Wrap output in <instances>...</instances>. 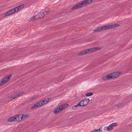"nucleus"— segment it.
<instances>
[{
    "instance_id": "f257e3e1",
    "label": "nucleus",
    "mask_w": 132,
    "mask_h": 132,
    "mask_svg": "<svg viewBox=\"0 0 132 132\" xmlns=\"http://www.w3.org/2000/svg\"><path fill=\"white\" fill-rule=\"evenodd\" d=\"M94 0H85L74 5L72 8V10H75L77 8H79L84 6L90 4Z\"/></svg>"
},
{
    "instance_id": "f03ea898",
    "label": "nucleus",
    "mask_w": 132,
    "mask_h": 132,
    "mask_svg": "<svg viewBox=\"0 0 132 132\" xmlns=\"http://www.w3.org/2000/svg\"><path fill=\"white\" fill-rule=\"evenodd\" d=\"M24 6L23 4L17 7L14 9H12L8 11L5 14L4 16L6 17L8 16L12 15L16 12H17L18 11L23 8Z\"/></svg>"
},
{
    "instance_id": "7ed1b4c3",
    "label": "nucleus",
    "mask_w": 132,
    "mask_h": 132,
    "mask_svg": "<svg viewBox=\"0 0 132 132\" xmlns=\"http://www.w3.org/2000/svg\"><path fill=\"white\" fill-rule=\"evenodd\" d=\"M120 74V73L118 72H114L107 76H104L102 77V79L106 80H108L112 78H115L119 76Z\"/></svg>"
},
{
    "instance_id": "20e7f679",
    "label": "nucleus",
    "mask_w": 132,
    "mask_h": 132,
    "mask_svg": "<svg viewBox=\"0 0 132 132\" xmlns=\"http://www.w3.org/2000/svg\"><path fill=\"white\" fill-rule=\"evenodd\" d=\"M22 120L21 114H20L10 118L8 120V121L11 122H12L13 121L20 122Z\"/></svg>"
},
{
    "instance_id": "39448f33",
    "label": "nucleus",
    "mask_w": 132,
    "mask_h": 132,
    "mask_svg": "<svg viewBox=\"0 0 132 132\" xmlns=\"http://www.w3.org/2000/svg\"><path fill=\"white\" fill-rule=\"evenodd\" d=\"M68 106L69 104H63L56 108L54 110V112L56 114H57L58 113L61 112L62 110L65 109L68 107Z\"/></svg>"
},
{
    "instance_id": "423d86ee",
    "label": "nucleus",
    "mask_w": 132,
    "mask_h": 132,
    "mask_svg": "<svg viewBox=\"0 0 132 132\" xmlns=\"http://www.w3.org/2000/svg\"><path fill=\"white\" fill-rule=\"evenodd\" d=\"M119 26L118 24H111L110 25H105L103 26H101L102 31L105 30L110 29L113 28H114L116 27H118Z\"/></svg>"
},
{
    "instance_id": "0eeeda50",
    "label": "nucleus",
    "mask_w": 132,
    "mask_h": 132,
    "mask_svg": "<svg viewBox=\"0 0 132 132\" xmlns=\"http://www.w3.org/2000/svg\"><path fill=\"white\" fill-rule=\"evenodd\" d=\"M11 75H10L1 79L0 80V86L4 84L8 81L11 78Z\"/></svg>"
},
{
    "instance_id": "6e6552de",
    "label": "nucleus",
    "mask_w": 132,
    "mask_h": 132,
    "mask_svg": "<svg viewBox=\"0 0 132 132\" xmlns=\"http://www.w3.org/2000/svg\"><path fill=\"white\" fill-rule=\"evenodd\" d=\"M89 100L88 98H85L81 101L79 103L80 106H84L86 105L89 103Z\"/></svg>"
},
{
    "instance_id": "1a4fd4ad",
    "label": "nucleus",
    "mask_w": 132,
    "mask_h": 132,
    "mask_svg": "<svg viewBox=\"0 0 132 132\" xmlns=\"http://www.w3.org/2000/svg\"><path fill=\"white\" fill-rule=\"evenodd\" d=\"M117 126V124L116 123H113L111 124L107 127V130L109 131L113 128L114 127H116Z\"/></svg>"
},
{
    "instance_id": "9d476101",
    "label": "nucleus",
    "mask_w": 132,
    "mask_h": 132,
    "mask_svg": "<svg viewBox=\"0 0 132 132\" xmlns=\"http://www.w3.org/2000/svg\"><path fill=\"white\" fill-rule=\"evenodd\" d=\"M39 102L41 106L47 104L49 102V100L48 98H46L41 100Z\"/></svg>"
},
{
    "instance_id": "9b49d317",
    "label": "nucleus",
    "mask_w": 132,
    "mask_h": 132,
    "mask_svg": "<svg viewBox=\"0 0 132 132\" xmlns=\"http://www.w3.org/2000/svg\"><path fill=\"white\" fill-rule=\"evenodd\" d=\"M124 104V103L122 102H120L119 103L115 105V108H118L119 107H122Z\"/></svg>"
},
{
    "instance_id": "f8f14e48",
    "label": "nucleus",
    "mask_w": 132,
    "mask_h": 132,
    "mask_svg": "<svg viewBox=\"0 0 132 132\" xmlns=\"http://www.w3.org/2000/svg\"><path fill=\"white\" fill-rule=\"evenodd\" d=\"M40 106H41L40 105L39 102L38 103L34 104L32 107L31 108V109H33L39 107Z\"/></svg>"
},
{
    "instance_id": "ddd939ff",
    "label": "nucleus",
    "mask_w": 132,
    "mask_h": 132,
    "mask_svg": "<svg viewBox=\"0 0 132 132\" xmlns=\"http://www.w3.org/2000/svg\"><path fill=\"white\" fill-rule=\"evenodd\" d=\"M40 106H41L40 105L39 102L38 103L34 104L32 107L31 108V109H33L39 107Z\"/></svg>"
},
{
    "instance_id": "4468645a",
    "label": "nucleus",
    "mask_w": 132,
    "mask_h": 132,
    "mask_svg": "<svg viewBox=\"0 0 132 132\" xmlns=\"http://www.w3.org/2000/svg\"><path fill=\"white\" fill-rule=\"evenodd\" d=\"M101 26L98 27L94 30L95 32H98L102 31Z\"/></svg>"
},
{
    "instance_id": "2eb2a0df",
    "label": "nucleus",
    "mask_w": 132,
    "mask_h": 132,
    "mask_svg": "<svg viewBox=\"0 0 132 132\" xmlns=\"http://www.w3.org/2000/svg\"><path fill=\"white\" fill-rule=\"evenodd\" d=\"M86 53L88 54L92 52H93V48H91L89 49L85 50Z\"/></svg>"
},
{
    "instance_id": "dca6fc26",
    "label": "nucleus",
    "mask_w": 132,
    "mask_h": 132,
    "mask_svg": "<svg viewBox=\"0 0 132 132\" xmlns=\"http://www.w3.org/2000/svg\"><path fill=\"white\" fill-rule=\"evenodd\" d=\"M29 115L28 114H24L22 115V114H21V117L22 119L26 118L29 117Z\"/></svg>"
},
{
    "instance_id": "f3484780",
    "label": "nucleus",
    "mask_w": 132,
    "mask_h": 132,
    "mask_svg": "<svg viewBox=\"0 0 132 132\" xmlns=\"http://www.w3.org/2000/svg\"><path fill=\"white\" fill-rule=\"evenodd\" d=\"M85 54H86L85 50L80 52L78 53L79 55H83Z\"/></svg>"
},
{
    "instance_id": "a211bd4d",
    "label": "nucleus",
    "mask_w": 132,
    "mask_h": 132,
    "mask_svg": "<svg viewBox=\"0 0 132 132\" xmlns=\"http://www.w3.org/2000/svg\"><path fill=\"white\" fill-rule=\"evenodd\" d=\"M43 13H39L38 14L39 18H42L44 16V14Z\"/></svg>"
},
{
    "instance_id": "6ab92c4d",
    "label": "nucleus",
    "mask_w": 132,
    "mask_h": 132,
    "mask_svg": "<svg viewBox=\"0 0 132 132\" xmlns=\"http://www.w3.org/2000/svg\"><path fill=\"white\" fill-rule=\"evenodd\" d=\"M92 48L93 52L99 50L101 49V48L100 47H95Z\"/></svg>"
},
{
    "instance_id": "aec40b11",
    "label": "nucleus",
    "mask_w": 132,
    "mask_h": 132,
    "mask_svg": "<svg viewBox=\"0 0 132 132\" xmlns=\"http://www.w3.org/2000/svg\"><path fill=\"white\" fill-rule=\"evenodd\" d=\"M80 104L78 103L77 105H74L72 107V109L73 110H75L77 108V107L79 106Z\"/></svg>"
},
{
    "instance_id": "412c9836",
    "label": "nucleus",
    "mask_w": 132,
    "mask_h": 132,
    "mask_svg": "<svg viewBox=\"0 0 132 132\" xmlns=\"http://www.w3.org/2000/svg\"><path fill=\"white\" fill-rule=\"evenodd\" d=\"M93 94V93L92 92H89L87 93L86 94V96H91Z\"/></svg>"
},
{
    "instance_id": "4be33fe9",
    "label": "nucleus",
    "mask_w": 132,
    "mask_h": 132,
    "mask_svg": "<svg viewBox=\"0 0 132 132\" xmlns=\"http://www.w3.org/2000/svg\"><path fill=\"white\" fill-rule=\"evenodd\" d=\"M23 92H19L18 94H16V97H19L22 95L23 94Z\"/></svg>"
},
{
    "instance_id": "5701e85b",
    "label": "nucleus",
    "mask_w": 132,
    "mask_h": 132,
    "mask_svg": "<svg viewBox=\"0 0 132 132\" xmlns=\"http://www.w3.org/2000/svg\"><path fill=\"white\" fill-rule=\"evenodd\" d=\"M102 127H101L99 129L96 130L97 132H102Z\"/></svg>"
},
{
    "instance_id": "b1692460",
    "label": "nucleus",
    "mask_w": 132,
    "mask_h": 132,
    "mask_svg": "<svg viewBox=\"0 0 132 132\" xmlns=\"http://www.w3.org/2000/svg\"><path fill=\"white\" fill-rule=\"evenodd\" d=\"M35 17H34V16H33V17H31V18H30L28 20V21H31L32 20H34V19H35Z\"/></svg>"
},
{
    "instance_id": "393cba45",
    "label": "nucleus",
    "mask_w": 132,
    "mask_h": 132,
    "mask_svg": "<svg viewBox=\"0 0 132 132\" xmlns=\"http://www.w3.org/2000/svg\"><path fill=\"white\" fill-rule=\"evenodd\" d=\"M35 17L34 20L38 19L39 18L38 15V14L37 15H36L35 16H34Z\"/></svg>"
},
{
    "instance_id": "a878e982",
    "label": "nucleus",
    "mask_w": 132,
    "mask_h": 132,
    "mask_svg": "<svg viewBox=\"0 0 132 132\" xmlns=\"http://www.w3.org/2000/svg\"><path fill=\"white\" fill-rule=\"evenodd\" d=\"M48 11H45L43 12V14H44V15H46L48 14Z\"/></svg>"
},
{
    "instance_id": "bb28decb",
    "label": "nucleus",
    "mask_w": 132,
    "mask_h": 132,
    "mask_svg": "<svg viewBox=\"0 0 132 132\" xmlns=\"http://www.w3.org/2000/svg\"><path fill=\"white\" fill-rule=\"evenodd\" d=\"M16 97V95H14L12 96H11L10 98H11L12 99H14L16 98V97Z\"/></svg>"
},
{
    "instance_id": "cd10ccee",
    "label": "nucleus",
    "mask_w": 132,
    "mask_h": 132,
    "mask_svg": "<svg viewBox=\"0 0 132 132\" xmlns=\"http://www.w3.org/2000/svg\"><path fill=\"white\" fill-rule=\"evenodd\" d=\"M90 132H97V130H96L94 129L92 130Z\"/></svg>"
},
{
    "instance_id": "c85d7f7f",
    "label": "nucleus",
    "mask_w": 132,
    "mask_h": 132,
    "mask_svg": "<svg viewBox=\"0 0 132 132\" xmlns=\"http://www.w3.org/2000/svg\"><path fill=\"white\" fill-rule=\"evenodd\" d=\"M106 128H106V127H104V129L105 130L106 129Z\"/></svg>"
}]
</instances>
